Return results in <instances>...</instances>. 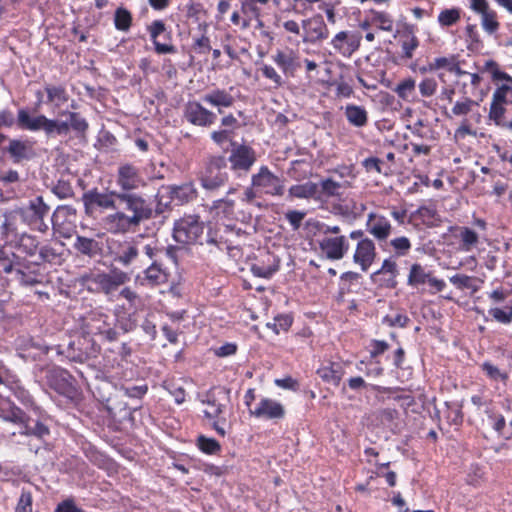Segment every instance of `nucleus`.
Instances as JSON below:
<instances>
[{"mask_svg": "<svg viewBox=\"0 0 512 512\" xmlns=\"http://www.w3.org/2000/svg\"><path fill=\"white\" fill-rule=\"evenodd\" d=\"M118 202L124 205V209L114 211L102 219L104 229L111 234L135 231L141 223L153 217L151 203L140 194L120 193Z\"/></svg>", "mask_w": 512, "mask_h": 512, "instance_id": "1", "label": "nucleus"}, {"mask_svg": "<svg viewBox=\"0 0 512 512\" xmlns=\"http://www.w3.org/2000/svg\"><path fill=\"white\" fill-rule=\"evenodd\" d=\"M157 248L154 241L138 235L119 244L114 260L134 272L142 269L148 263Z\"/></svg>", "mask_w": 512, "mask_h": 512, "instance_id": "2", "label": "nucleus"}, {"mask_svg": "<svg viewBox=\"0 0 512 512\" xmlns=\"http://www.w3.org/2000/svg\"><path fill=\"white\" fill-rule=\"evenodd\" d=\"M228 181L227 161L222 155L210 156L200 175V183L207 192H215Z\"/></svg>", "mask_w": 512, "mask_h": 512, "instance_id": "3", "label": "nucleus"}, {"mask_svg": "<svg viewBox=\"0 0 512 512\" xmlns=\"http://www.w3.org/2000/svg\"><path fill=\"white\" fill-rule=\"evenodd\" d=\"M87 282V289L94 293H103L106 296L114 294L121 285L125 284L129 277L126 272L113 270L109 273H91L83 277Z\"/></svg>", "mask_w": 512, "mask_h": 512, "instance_id": "4", "label": "nucleus"}, {"mask_svg": "<svg viewBox=\"0 0 512 512\" xmlns=\"http://www.w3.org/2000/svg\"><path fill=\"white\" fill-rule=\"evenodd\" d=\"M226 400V393L220 388H213L209 390L206 393L205 398L202 400V404L205 406V409L203 410L205 417L210 420H214L212 427L222 437L226 434L225 429L220 425V422H226V419L221 416L226 408Z\"/></svg>", "mask_w": 512, "mask_h": 512, "instance_id": "5", "label": "nucleus"}, {"mask_svg": "<svg viewBox=\"0 0 512 512\" xmlns=\"http://www.w3.org/2000/svg\"><path fill=\"white\" fill-rule=\"evenodd\" d=\"M50 212V206L45 203L42 196H36L30 199L25 207L19 209V213L23 220L33 229L46 233L49 229L45 222V217Z\"/></svg>", "mask_w": 512, "mask_h": 512, "instance_id": "6", "label": "nucleus"}, {"mask_svg": "<svg viewBox=\"0 0 512 512\" xmlns=\"http://www.w3.org/2000/svg\"><path fill=\"white\" fill-rule=\"evenodd\" d=\"M204 231V224L198 215H184L174 223L173 238L181 244H193Z\"/></svg>", "mask_w": 512, "mask_h": 512, "instance_id": "7", "label": "nucleus"}, {"mask_svg": "<svg viewBox=\"0 0 512 512\" xmlns=\"http://www.w3.org/2000/svg\"><path fill=\"white\" fill-rule=\"evenodd\" d=\"M118 191L113 190L109 192H100L97 188L88 190L82 195V201L84 204L86 214H91L95 207H99L105 210H119L116 205L118 201Z\"/></svg>", "mask_w": 512, "mask_h": 512, "instance_id": "8", "label": "nucleus"}, {"mask_svg": "<svg viewBox=\"0 0 512 512\" xmlns=\"http://www.w3.org/2000/svg\"><path fill=\"white\" fill-rule=\"evenodd\" d=\"M116 183L120 187L118 193H135V190L146 185L139 168L130 163H124L118 167Z\"/></svg>", "mask_w": 512, "mask_h": 512, "instance_id": "9", "label": "nucleus"}, {"mask_svg": "<svg viewBox=\"0 0 512 512\" xmlns=\"http://www.w3.org/2000/svg\"><path fill=\"white\" fill-rule=\"evenodd\" d=\"M249 414L257 419L277 423L285 418L286 408L275 399L262 397L254 408L249 409Z\"/></svg>", "mask_w": 512, "mask_h": 512, "instance_id": "10", "label": "nucleus"}, {"mask_svg": "<svg viewBox=\"0 0 512 512\" xmlns=\"http://www.w3.org/2000/svg\"><path fill=\"white\" fill-rule=\"evenodd\" d=\"M110 317L103 313L94 311L85 320V327L88 333L100 335L108 342L116 341L118 332L112 327Z\"/></svg>", "mask_w": 512, "mask_h": 512, "instance_id": "11", "label": "nucleus"}, {"mask_svg": "<svg viewBox=\"0 0 512 512\" xmlns=\"http://www.w3.org/2000/svg\"><path fill=\"white\" fill-rule=\"evenodd\" d=\"M252 186L273 196L284 194V182L277 175L273 174L267 166H262L258 173L252 176Z\"/></svg>", "mask_w": 512, "mask_h": 512, "instance_id": "12", "label": "nucleus"}, {"mask_svg": "<svg viewBox=\"0 0 512 512\" xmlns=\"http://www.w3.org/2000/svg\"><path fill=\"white\" fill-rule=\"evenodd\" d=\"M164 253L163 248H157L154 255L148 260V263L141 269L144 273V280L149 285L158 286L168 281V272L163 267L161 255Z\"/></svg>", "mask_w": 512, "mask_h": 512, "instance_id": "13", "label": "nucleus"}, {"mask_svg": "<svg viewBox=\"0 0 512 512\" xmlns=\"http://www.w3.org/2000/svg\"><path fill=\"white\" fill-rule=\"evenodd\" d=\"M184 117L185 119L195 125L200 127H209L216 120V114L197 101H189L184 108Z\"/></svg>", "mask_w": 512, "mask_h": 512, "instance_id": "14", "label": "nucleus"}, {"mask_svg": "<svg viewBox=\"0 0 512 512\" xmlns=\"http://www.w3.org/2000/svg\"><path fill=\"white\" fill-rule=\"evenodd\" d=\"M361 35L353 31L338 32L331 40L334 50L344 57H350L360 46Z\"/></svg>", "mask_w": 512, "mask_h": 512, "instance_id": "15", "label": "nucleus"}, {"mask_svg": "<svg viewBox=\"0 0 512 512\" xmlns=\"http://www.w3.org/2000/svg\"><path fill=\"white\" fill-rule=\"evenodd\" d=\"M229 161L232 170L248 172L256 161V154L255 151L247 145L233 144Z\"/></svg>", "mask_w": 512, "mask_h": 512, "instance_id": "16", "label": "nucleus"}, {"mask_svg": "<svg viewBox=\"0 0 512 512\" xmlns=\"http://www.w3.org/2000/svg\"><path fill=\"white\" fill-rule=\"evenodd\" d=\"M319 248L329 260L342 259L349 249L345 236L322 237L319 240Z\"/></svg>", "mask_w": 512, "mask_h": 512, "instance_id": "17", "label": "nucleus"}, {"mask_svg": "<svg viewBox=\"0 0 512 512\" xmlns=\"http://www.w3.org/2000/svg\"><path fill=\"white\" fill-rule=\"evenodd\" d=\"M302 27L305 33L303 37L304 42L316 43L326 39L329 35L328 28L320 14L303 20Z\"/></svg>", "mask_w": 512, "mask_h": 512, "instance_id": "18", "label": "nucleus"}, {"mask_svg": "<svg viewBox=\"0 0 512 512\" xmlns=\"http://www.w3.org/2000/svg\"><path fill=\"white\" fill-rule=\"evenodd\" d=\"M470 8L481 15V24L487 33L493 34L498 30L496 12L490 8L487 0H470Z\"/></svg>", "mask_w": 512, "mask_h": 512, "instance_id": "19", "label": "nucleus"}, {"mask_svg": "<svg viewBox=\"0 0 512 512\" xmlns=\"http://www.w3.org/2000/svg\"><path fill=\"white\" fill-rule=\"evenodd\" d=\"M318 184L317 200L335 198L341 200L343 191L351 187L350 181L338 182L333 178L322 179Z\"/></svg>", "mask_w": 512, "mask_h": 512, "instance_id": "20", "label": "nucleus"}, {"mask_svg": "<svg viewBox=\"0 0 512 512\" xmlns=\"http://www.w3.org/2000/svg\"><path fill=\"white\" fill-rule=\"evenodd\" d=\"M367 231L378 241H385L391 234L390 221L383 215L369 213L366 222Z\"/></svg>", "mask_w": 512, "mask_h": 512, "instance_id": "21", "label": "nucleus"}, {"mask_svg": "<svg viewBox=\"0 0 512 512\" xmlns=\"http://www.w3.org/2000/svg\"><path fill=\"white\" fill-rule=\"evenodd\" d=\"M376 257L374 242L369 238L361 239L356 246L353 260L360 265L362 271H367Z\"/></svg>", "mask_w": 512, "mask_h": 512, "instance_id": "22", "label": "nucleus"}, {"mask_svg": "<svg viewBox=\"0 0 512 512\" xmlns=\"http://www.w3.org/2000/svg\"><path fill=\"white\" fill-rule=\"evenodd\" d=\"M202 101L217 108L218 113H222L223 108H230L234 105L235 99L226 89L215 88L206 92L202 96Z\"/></svg>", "mask_w": 512, "mask_h": 512, "instance_id": "23", "label": "nucleus"}, {"mask_svg": "<svg viewBox=\"0 0 512 512\" xmlns=\"http://www.w3.org/2000/svg\"><path fill=\"white\" fill-rule=\"evenodd\" d=\"M13 162L19 163L34 156L33 144L28 140L11 139L6 148Z\"/></svg>", "mask_w": 512, "mask_h": 512, "instance_id": "24", "label": "nucleus"}, {"mask_svg": "<svg viewBox=\"0 0 512 512\" xmlns=\"http://www.w3.org/2000/svg\"><path fill=\"white\" fill-rule=\"evenodd\" d=\"M147 30L150 34L151 40L154 44L155 52L159 55L162 54H174L176 53V47L172 44L160 43L157 38L159 35L166 31V25L162 20L153 21Z\"/></svg>", "mask_w": 512, "mask_h": 512, "instance_id": "25", "label": "nucleus"}, {"mask_svg": "<svg viewBox=\"0 0 512 512\" xmlns=\"http://www.w3.org/2000/svg\"><path fill=\"white\" fill-rule=\"evenodd\" d=\"M76 218V209L70 205L58 206L52 214L51 223L55 232L61 233V228L66 221Z\"/></svg>", "mask_w": 512, "mask_h": 512, "instance_id": "26", "label": "nucleus"}, {"mask_svg": "<svg viewBox=\"0 0 512 512\" xmlns=\"http://www.w3.org/2000/svg\"><path fill=\"white\" fill-rule=\"evenodd\" d=\"M73 247L89 258H94L101 253V246L97 240L80 235L76 237Z\"/></svg>", "mask_w": 512, "mask_h": 512, "instance_id": "27", "label": "nucleus"}, {"mask_svg": "<svg viewBox=\"0 0 512 512\" xmlns=\"http://www.w3.org/2000/svg\"><path fill=\"white\" fill-rule=\"evenodd\" d=\"M170 197L178 200L181 204L194 200L197 196V190L193 183H184L168 187Z\"/></svg>", "mask_w": 512, "mask_h": 512, "instance_id": "28", "label": "nucleus"}, {"mask_svg": "<svg viewBox=\"0 0 512 512\" xmlns=\"http://www.w3.org/2000/svg\"><path fill=\"white\" fill-rule=\"evenodd\" d=\"M288 193L291 198H313L317 200L318 184L311 181L305 182L303 184H296L289 188Z\"/></svg>", "mask_w": 512, "mask_h": 512, "instance_id": "29", "label": "nucleus"}, {"mask_svg": "<svg viewBox=\"0 0 512 512\" xmlns=\"http://www.w3.org/2000/svg\"><path fill=\"white\" fill-rule=\"evenodd\" d=\"M45 117L46 116L44 115L31 117L27 110L20 109L18 111L17 123L21 129L38 131L41 130L43 121H45Z\"/></svg>", "mask_w": 512, "mask_h": 512, "instance_id": "30", "label": "nucleus"}, {"mask_svg": "<svg viewBox=\"0 0 512 512\" xmlns=\"http://www.w3.org/2000/svg\"><path fill=\"white\" fill-rule=\"evenodd\" d=\"M345 116L348 122L355 127H363L368 122V113L362 106L347 105L345 107Z\"/></svg>", "mask_w": 512, "mask_h": 512, "instance_id": "31", "label": "nucleus"}, {"mask_svg": "<svg viewBox=\"0 0 512 512\" xmlns=\"http://www.w3.org/2000/svg\"><path fill=\"white\" fill-rule=\"evenodd\" d=\"M266 257L267 264L263 260L251 265V271L255 276L269 278L278 270V261L269 254H266Z\"/></svg>", "mask_w": 512, "mask_h": 512, "instance_id": "32", "label": "nucleus"}, {"mask_svg": "<svg viewBox=\"0 0 512 512\" xmlns=\"http://www.w3.org/2000/svg\"><path fill=\"white\" fill-rule=\"evenodd\" d=\"M273 60L282 69L283 73L287 75H293L300 67V63L292 54H287L280 50L273 56Z\"/></svg>", "mask_w": 512, "mask_h": 512, "instance_id": "33", "label": "nucleus"}, {"mask_svg": "<svg viewBox=\"0 0 512 512\" xmlns=\"http://www.w3.org/2000/svg\"><path fill=\"white\" fill-rule=\"evenodd\" d=\"M317 374L324 381L337 386L342 379L343 369L338 363H330L317 370Z\"/></svg>", "mask_w": 512, "mask_h": 512, "instance_id": "34", "label": "nucleus"}, {"mask_svg": "<svg viewBox=\"0 0 512 512\" xmlns=\"http://www.w3.org/2000/svg\"><path fill=\"white\" fill-rule=\"evenodd\" d=\"M45 92L47 94V102L53 104L56 108L64 105L69 99V95L63 86L46 85Z\"/></svg>", "mask_w": 512, "mask_h": 512, "instance_id": "35", "label": "nucleus"}, {"mask_svg": "<svg viewBox=\"0 0 512 512\" xmlns=\"http://www.w3.org/2000/svg\"><path fill=\"white\" fill-rule=\"evenodd\" d=\"M118 396H125L131 400H140L148 391L146 384L132 385L130 383L121 384L117 389Z\"/></svg>", "mask_w": 512, "mask_h": 512, "instance_id": "36", "label": "nucleus"}, {"mask_svg": "<svg viewBox=\"0 0 512 512\" xmlns=\"http://www.w3.org/2000/svg\"><path fill=\"white\" fill-rule=\"evenodd\" d=\"M430 276V272H426L424 267L418 263H415L410 268L408 275V285L416 287L418 285L424 284L428 282Z\"/></svg>", "mask_w": 512, "mask_h": 512, "instance_id": "37", "label": "nucleus"}, {"mask_svg": "<svg viewBox=\"0 0 512 512\" xmlns=\"http://www.w3.org/2000/svg\"><path fill=\"white\" fill-rule=\"evenodd\" d=\"M60 114L63 116H68L70 128L77 134H85L88 130L89 124L86 119L81 116L80 113L63 111Z\"/></svg>", "mask_w": 512, "mask_h": 512, "instance_id": "38", "label": "nucleus"}, {"mask_svg": "<svg viewBox=\"0 0 512 512\" xmlns=\"http://www.w3.org/2000/svg\"><path fill=\"white\" fill-rule=\"evenodd\" d=\"M483 70L491 74L492 80L494 82L502 81V84H508L511 86L512 77L508 73L500 70L499 65L495 61H486Z\"/></svg>", "mask_w": 512, "mask_h": 512, "instance_id": "39", "label": "nucleus"}, {"mask_svg": "<svg viewBox=\"0 0 512 512\" xmlns=\"http://www.w3.org/2000/svg\"><path fill=\"white\" fill-rule=\"evenodd\" d=\"M114 25L117 30L128 31L132 25L131 13L126 8H117L114 14Z\"/></svg>", "mask_w": 512, "mask_h": 512, "instance_id": "40", "label": "nucleus"}, {"mask_svg": "<svg viewBox=\"0 0 512 512\" xmlns=\"http://www.w3.org/2000/svg\"><path fill=\"white\" fill-rule=\"evenodd\" d=\"M455 61H456V57L455 56H451V57H438V58H435L432 62H429L427 66L422 67L420 69V71L422 73L434 72L436 70L445 68V69H447L450 72Z\"/></svg>", "mask_w": 512, "mask_h": 512, "instance_id": "41", "label": "nucleus"}, {"mask_svg": "<svg viewBox=\"0 0 512 512\" xmlns=\"http://www.w3.org/2000/svg\"><path fill=\"white\" fill-rule=\"evenodd\" d=\"M371 22L380 30L391 32L393 30V20L386 12L372 11Z\"/></svg>", "mask_w": 512, "mask_h": 512, "instance_id": "42", "label": "nucleus"}, {"mask_svg": "<svg viewBox=\"0 0 512 512\" xmlns=\"http://www.w3.org/2000/svg\"><path fill=\"white\" fill-rule=\"evenodd\" d=\"M385 274H388L389 276H395V277H397V275H398L397 264L391 258L385 259L382 263L381 268L371 274V276H370L371 281L373 283H377L378 277L381 275H385Z\"/></svg>", "mask_w": 512, "mask_h": 512, "instance_id": "43", "label": "nucleus"}, {"mask_svg": "<svg viewBox=\"0 0 512 512\" xmlns=\"http://www.w3.org/2000/svg\"><path fill=\"white\" fill-rule=\"evenodd\" d=\"M197 446L202 452L206 454H217L221 450V446L218 441L203 435H200L197 438Z\"/></svg>", "mask_w": 512, "mask_h": 512, "instance_id": "44", "label": "nucleus"}, {"mask_svg": "<svg viewBox=\"0 0 512 512\" xmlns=\"http://www.w3.org/2000/svg\"><path fill=\"white\" fill-rule=\"evenodd\" d=\"M460 239L462 242V249L470 251L471 248L478 243V234L468 227H463L460 230Z\"/></svg>", "mask_w": 512, "mask_h": 512, "instance_id": "45", "label": "nucleus"}, {"mask_svg": "<svg viewBox=\"0 0 512 512\" xmlns=\"http://www.w3.org/2000/svg\"><path fill=\"white\" fill-rule=\"evenodd\" d=\"M390 246L392 247L396 256L402 257L406 256L411 249L410 240L405 237H397L390 241Z\"/></svg>", "mask_w": 512, "mask_h": 512, "instance_id": "46", "label": "nucleus"}, {"mask_svg": "<svg viewBox=\"0 0 512 512\" xmlns=\"http://www.w3.org/2000/svg\"><path fill=\"white\" fill-rule=\"evenodd\" d=\"M476 106H478V102L469 97H465L463 101H457L454 104L452 113L454 116H465L472 111L473 107Z\"/></svg>", "mask_w": 512, "mask_h": 512, "instance_id": "47", "label": "nucleus"}, {"mask_svg": "<svg viewBox=\"0 0 512 512\" xmlns=\"http://www.w3.org/2000/svg\"><path fill=\"white\" fill-rule=\"evenodd\" d=\"M26 436H35L37 438H43L49 435V428L43 424L42 422L37 421L34 426H30L29 424L24 425V430L20 432Z\"/></svg>", "mask_w": 512, "mask_h": 512, "instance_id": "48", "label": "nucleus"}, {"mask_svg": "<svg viewBox=\"0 0 512 512\" xmlns=\"http://www.w3.org/2000/svg\"><path fill=\"white\" fill-rule=\"evenodd\" d=\"M482 370L486 373V375L494 381H502L504 383L508 380V374L506 372H502L498 367L491 364L490 362H484L482 365Z\"/></svg>", "mask_w": 512, "mask_h": 512, "instance_id": "49", "label": "nucleus"}, {"mask_svg": "<svg viewBox=\"0 0 512 512\" xmlns=\"http://www.w3.org/2000/svg\"><path fill=\"white\" fill-rule=\"evenodd\" d=\"M292 317L290 315H279L274 318L273 323H267V327L271 328L276 334L279 332L287 331L292 325Z\"/></svg>", "mask_w": 512, "mask_h": 512, "instance_id": "50", "label": "nucleus"}, {"mask_svg": "<svg viewBox=\"0 0 512 512\" xmlns=\"http://www.w3.org/2000/svg\"><path fill=\"white\" fill-rule=\"evenodd\" d=\"M415 87H416L415 80L412 78H406L403 81H401L400 83H398V85L396 86L394 91L400 98L407 99L411 95V93L415 90Z\"/></svg>", "mask_w": 512, "mask_h": 512, "instance_id": "51", "label": "nucleus"}, {"mask_svg": "<svg viewBox=\"0 0 512 512\" xmlns=\"http://www.w3.org/2000/svg\"><path fill=\"white\" fill-rule=\"evenodd\" d=\"M505 111V105L491 102L489 109V118L493 120L496 125L504 127L506 123L503 120Z\"/></svg>", "mask_w": 512, "mask_h": 512, "instance_id": "52", "label": "nucleus"}, {"mask_svg": "<svg viewBox=\"0 0 512 512\" xmlns=\"http://www.w3.org/2000/svg\"><path fill=\"white\" fill-rule=\"evenodd\" d=\"M459 19L460 13L457 9H445L438 16V21L442 26H451Z\"/></svg>", "mask_w": 512, "mask_h": 512, "instance_id": "53", "label": "nucleus"}, {"mask_svg": "<svg viewBox=\"0 0 512 512\" xmlns=\"http://www.w3.org/2000/svg\"><path fill=\"white\" fill-rule=\"evenodd\" d=\"M418 45L419 41L416 38V36L407 35L402 40L401 44L404 57H406L407 59H411L413 57V51L418 47Z\"/></svg>", "mask_w": 512, "mask_h": 512, "instance_id": "54", "label": "nucleus"}, {"mask_svg": "<svg viewBox=\"0 0 512 512\" xmlns=\"http://www.w3.org/2000/svg\"><path fill=\"white\" fill-rule=\"evenodd\" d=\"M263 76L274 83L276 88L281 87L283 85V79L280 74L270 65L263 64L260 68Z\"/></svg>", "mask_w": 512, "mask_h": 512, "instance_id": "55", "label": "nucleus"}, {"mask_svg": "<svg viewBox=\"0 0 512 512\" xmlns=\"http://www.w3.org/2000/svg\"><path fill=\"white\" fill-rule=\"evenodd\" d=\"M233 208L234 201L225 198L215 200L211 205V210H215L217 213L221 211L225 215L231 214L233 212Z\"/></svg>", "mask_w": 512, "mask_h": 512, "instance_id": "56", "label": "nucleus"}, {"mask_svg": "<svg viewBox=\"0 0 512 512\" xmlns=\"http://www.w3.org/2000/svg\"><path fill=\"white\" fill-rule=\"evenodd\" d=\"M437 81L434 78H425L419 84V91L423 97H431L437 89Z\"/></svg>", "mask_w": 512, "mask_h": 512, "instance_id": "57", "label": "nucleus"}, {"mask_svg": "<svg viewBox=\"0 0 512 512\" xmlns=\"http://www.w3.org/2000/svg\"><path fill=\"white\" fill-rule=\"evenodd\" d=\"M306 216V212L298 210H289L285 214V218L288 220L293 230H298L301 226L303 219Z\"/></svg>", "mask_w": 512, "mask_h": 512, "instance_id": "58", "label": "nucleus"}, {"mask_svg": "<svg viewBox=\"0 0 512 512\" xmlns=\"http://www.w3.org/2000/svg\"><path fill=\"white\" fill-rule=\"evenodd\" d=\"M15 512H32V495L28 491H22Z\"/></svg>", "mask_w": 512, "mask_h": 512, "instance_id": "59", "label": "nucleus"}, {"mask_svg": "<svg viewBox=\"0 0 512 512\" xmlns=\"http://www.w3.org/2000/svg\"><path fill=\"white\" fill-rule=\"evenodd\" d=\"M39 242L34 236L31 235H23L20 241V246L27 252L29 255H34L38 248Z\"/></svg>", "mask_w": 512, "mask_h": 512, "instance_id": "60", "label": "nucleus"}, {"mask_svg": "<svg viewBox=\"0 0 512 512\" xmlns=\"http://www.w3.org/2000/svg\"><path fill=\"white\" fill-rule=\"evenodd\" d=\"M511 90L508 84H501L492 95V102L497 104H507V94Z\"/></svg>", "mask_w": 512, "mask_h": 512, "instance_id": "61", "label": "nucleus"}, {"mask_svg": "<svg viewBox=\"0 0 512 512\" xmlns=\"http://www.w3.org/2000/svg\"><path fill=\"white\" fill-rule=\"evenodd\" d=\"M52 192L60 199H66L73 195L70 184L59 181L52 189Z\"/></svg>", "mask_w": 512, "mask_h": 512, "instance_id": "62", "label": "nucleus"}, {"mask_svg": "<svg viewBox=\"0 0 512 512\" xmlns=\"http://www.w3.org/2000/svg\"><path fill=\"white\" fill-rule=\"evenodd\" d=\"M193 48L198 54L208 53L211 50L209 37L202 34L200 37L194 39Z\"/></svg>", "mask_w": 512, "mask_h": 512, "instance_id": "63", "label": "nucleus"}, {"mask_svg": "<svg viewBox=\"0 0 512 512\" xmlns=\"http://www.w3.org/2000/svg\"><path fill=\"white\" fill-rule=\"evenodd\" d=\"M241 11L244 15L258 18L260 16V8L251 0H241Z\"/></svg>", "mask_w": 512, "mask_h": 512, "instance_id": "64", "label": "nucleus"}]
</instances>
